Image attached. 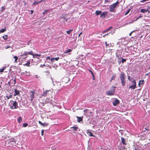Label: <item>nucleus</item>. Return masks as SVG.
<instances>
[{"instance_id":"1","label":"nucleus","mask_w":150,"mask_h":150,"mask_svg":"<svg viewBox=\"0 0 150 150\" xmlns=\"http://www.w3.org/2000/svg\"><path fill=\"white\" fill-rule=\"evenodd\" d=\"M10 108L12 109H17L18 108L17 102L16 101L11 100L9 103Z\"/></svg>"},{"instance_id":"2","label":"nucleus","mask_w":150,"mask_h":150,"mask_svg":"<svg viewBox=\"0 0 150 150\" xmlns=\"http://www.w3.org/2000/svg\"><path fill=\"white\" fill-rule=\"evenodd\" d=\"M120 79L121 83L122 86H125L126 83L125 79L126 77L125 74L124 73L122 72L121 73L120 76Z\"/></svg>"},{"instance_id":"3","label":"nucleus","mask_w":150,"mask_h":150,"mask_svg":"<svg viewBox=\"0 0 150 150\" xmlns=\"http://www.w3.org/2000/svg\"><path fill=\"white\" fill-rule=\"evenodd\" d=\"M116 87L112 86L111 87V89L107 91L106 92V94L108 96H112L114 94L115 92V88Z\"/></svg>"},{"instance_id":"4","label":"nucleus","mask_w":150,"mask_h":150,"mask_svg":"<svg viewBox=\"0 0 150 150\" xmlns=\"http://www.w3.org/2000/svg\"><path fill=\"white\" fill-rule=\"evenodd\" d=\"M119 4V2L117 1L115 3L110 5V11L111 12H113L115 10V8Z\"/></svg>"},{"instance_id":"5","label":"nucleus","mask_w":150,"mask_h":150,"mask_svg":"<svg viewBox=\"0 0 150 150\" xmlns=\"http://www.w3.org/2000/svg\"><path fill=\"white\" fill-rule=\"evenodd\" d=\"M132 85L129 87V89L134 90L136 88V83L135 80H133L132 81Z\"/></svg>"},{"instance_id":"6","label":"nucleus","mask_w":150,"mask_h":150,"mask_svg":"<svg viewBox=\"0 0 150 150\" xmlns=\"http://www.w3.org/2000/svg\"><path fill=\"white\" fill-rule=\"evenodd\" d=\"M50 93H51V91L50 90H46L44 91L43 93L41 95V97H46L49 96Z\"/></svg>"},{"instance_id":"7","label":"nucleus","mask_w":150,"mask_h":150,"mask_svg":"<svg viewBox=\"0 0 150 150\" xmlns=\"http://www.w3.org/2000/svg\"><path fill=\"white\" fill-rule=\"evenodd\" d=\"M35 92V90H33L30 91V100L31 101H32L33 99L34 98V94Z\"/></svg>"},{"instance_id":"8","label":"nucleus","mask_w":150,"mask_h":150,"mask_svg":"<svg viewBox=\"0 0 150 150\" xmlns=\"http://www.w3.org/2000/svg\"><path fill=\"white\" fill-rule=\"evenodd\" d=\"M121 142L122 144L123 145H127V143L125 139L122 137H121Z\"/></svg>"},{"instance_id":"9","label":"nucleus","mask_w":150,"mask_h":150,"mask_svg":"<svg viewBox=\"0 0 150 150\" xmlns=\"http://www.w3.org/2000/svg\"><path fill=\"white\" fill-rule=\"evenodd\" d=\"M120 102V101L116 99L113 102V104L114 106H116L119 104Z\"/></svg>"},{"instance_id":"10","label":"nucleus","mask_w":150,"mask_h":150,"mask_svg":"<svg viewBox=\"0 0 150 150\" xmlns=\"http://www.w3.org/2000/svg\"><path fill=\"white\" fill-rule=\"evenodd\" d=\"M107 13L108 12L107 11L103 12L100 15V17H103V18H105L107 15Z\"/></svg>"},{"instance_id":"11","label":"nucleus","mask_w":150,"mask_h":150,"mask_svg":"<svg viewBox=\"0 0 150 150\" xmlns=\"http://www.w3.org/2000/svg\"><path fill=\"white\" fill-rule=\"evenodd\" d=\"M67 21V19H66L64 17H62L60 18V21L61 22H63L64 23L65 21Z\"/></svg>"},{"instance_id":"12","label":"nucleus","mask_w":150,"mask_h":150,"mask_svg":"<svg viewBox=\"0 0 150 150\" xmlns=\"http://www.w3.org/2000/svg\"><path fill=\"white\" fill-rule=\"evenodd\" d=\"M15 94L14 96L16 95H19L20 94L19 91L18 90L16 89H14Z\"/></svg>"},{"instance_id":"13","label":"nucleus","mask_w":150,"mask_h":150,"mask_svg":"<svg viewBox=\"0 0 150 150\" xmlns=\"http://www.w3.org/2000/svg\"><path fill=\"white\" fill-rule=\"evenodd\" d=\"M86 133L89 136L91 137H94V135L92 134L91 132V131H90L89 130H87Z\"/></svg>"},{"instance_id":"14","label":"nucleus","mask_w":150,"mask_h":150,"mask_svg":"<svg viewBox=\"0 0 150 150\" xmlns=\"http://www.w3.org/2000/svg\"><path fill=\"white\" fill-rule=\"evenodd\" d=\"M76 117L77 118V121L78 122H80L81 121H82L83 120V117H79L78 116H76Z\"/></svg>"},{"instance_id":"15","label":"nucleus","mask_w":150,"mask_h":150,"mask_svg":"<svg viewBox=\"0 0 150 150\" xmlns=\"http://www.w3.org/2000/svg\"><path fill=\"white\" fill-rule=\"evenodd\" d=\"M12 81V83L13 84V85H12V86H13L16 83V80L15 79H13V80H11V82H9L8 83L9 86H11V83Z\"/></svg>"},{"instance_id":"16","label":"nucleus","mask_w":150,"mask_h":150,"mask_svg":"<svg viewBox=\"0 0 150 150\" xmlns=\"http://www.w3.org/2000/svg\"><path fill=\"white\" fill-rule=\"evenodd\" d=\"M1 137L2 139H5L6 138V136L5 134L3 133L1 134Z\"/></svg>"},{"instance_id":"17","label":"nucleus","mask_w":150,"mask_h":150,"mask_svg":"<svg viewBox=\"0 0 150 150\" xmlns=\"http://www.w3.org/2000/svg\"><path fill=\"white\" fill-rule=\"evenodd\" d=\"M112 28V27H110V28H109L106 29V30H105L103 31L102 32V33H103V34H104V33H105L106 32H107L108 31H110V30Z\"/></svg>"},{"instance_id":"18","label":"nucleus","mask_w":150,"mask_h":150,"mask_svg":"<svg viewBox=\"0 0 150 150\" xmlns=\"http://www.w3.org/2000/svg\"><path fill=\"white\" fill-rule=\"evenodd\" d=\"M144 80H140L139 82L138 86L139 87H140V85L141 84H144Z\"/></svg>"},{"instance_id":"19","label":"nucleus","mask_w":150,"mask_h":150,"mask_svg":"<svg viewBox=\"0 0 150 150\" xmlns=\"http://www.w3.org/2000/svg\"><path fill=\"white\" fill-rule=\"evenodd\" d=\"M148 10L147 9H141L140 10V12L141 13H145L146 12L148 11Z\"/></svg>"},{"instance_id":"20","label":"nucleus","mask_w":150,"mask_h":150,"mask_svg":"<svg viewBox=\"0 0 150 150\" xmlns=\"http://www.w3.org/2000/svg\"><path fill=\"white\" fill-rule=\"evenodd\" d=\"M12 97V95H10L9 96H6L5 98H5V99L6 100H8L10 98H11Z\"/></svg>"},{"instance_id":"21","label":"nucleus","mask_w":150,"mask_h":150,"mask_svg":"<svg viewBox=\"0 0 150 150\" xmlns=\"http://www.w3.org/2000/svg\"><path fill=\"white\" fill-rule=\"evenodd\" d=\"M17 121L19 123H20L21 122H22V117H19L17 119Z\"/></svg>"},{"instance_id":"22","label":"nucleus","mask_w":150,"mask_h":150,"mask_svg":"<svg viewBox=\"0 0 150 150\" xmlns=\"http://www.w3.org/2000/svg\"><path fill=\"white\" fill-rule=\"evenodd\" d=\"M28 54L32 55L33 56V58H35L34 57V53L33 51H30L28 52Z\"/></svg>"},{"instance_id":"23","label":"nucleus","mask_w":150,"mask_h":150,"mask_svg":"<svg viewBox=\"0 0 150 150\" xmlns=\"http://www.w3.org/2000/svg\"><path fill=\"white\" fill-rule=\"evenodd\" d=\"M101 13V11H99L98 10H97L96 11L95 13L96 15L98 16L99 14H100Z\"/></svg>"},{"instance_id":"24","label":"nucleus","mask_w":150,"mask_h":150,"mask_svg":"<svg viewBox=\"0 0 150 150\" xmlns=\"http://www.w3.org/2000/svg\"><path fill=\"white\" fill-rule=\"evenodd\" d=\"M43 0H41L39 2H37L36 1H34L33 4V5H35V4H38L42 1Z\"/></svg>"},{"instance_id":"25","label":"nucleus","mask_w":150,"mask_h":150,"mask_svg":"<svg viewBox=\"0 0 150 150\" xmlns=\"http://www.w3.org/2000/svg\"><path fill=\"white\" fill-rule=\"evenodd\" d=\"M72 51V50L71 49H69L65 51V52H64V54H66L68 52H71Z\"/></svg>"},{"instance_id":"26","label":"nucleus","mask_w":150,"mask_h":150,"mask_svg":"<svg viewBox=\"0 0 150 150\" xmlns=\"http://www.w3.org/2000/svg\"><path fill=\"white\" fill-rule=\"evenodd\" d=\"M73 29H70L69 30H67L66 32L67 34L69 35L70 34V32H71V31H73Z\"/></svg>"},{"instance_id":"27","label":"nucleus","mask_w":150,"mask_h":150,"mask_svg":"<svg viewBox=\"0 0 150 150\" xmlns=\"http://www.w3.org/2000/svg\"><path fill=\"white\" fill-rule=\"evenodd\" d=\"M115 76H116V75H114V74L112 76V78H111V79H110V81L111 82L112 80H114L115 79Z\"/></svg>"},{"instance_id":"28","label":"nucleus","mask_w":150,"mask_h":150,"mask_svg":"<svg viewBox=\"0 0 150 150\" xmlns=\"http://www.w3.org/2000/svg\"><path fill=\"white\" fill-rule=\"evenodd\" d=\"M30 61L27 62L25 63V64H24L25 66H26L28 67L30 66Z\"/></svg>"},{"instance_id":"29","label":"nucleus","mask_w":150,"mask_h":150,"mask_svg":"<svg viewBox=\"0 0 150 150\" xmlns=\"http://www.w3.org/2000/svg\"><path fill=\"white\" fill-rule=\"evenodd\" d=\"M71 128H73V130H74V131H76L77 130L78 127H77L74 126L71 127Z\"/></svg>"},{"instance_id":"30","label":"nucleus","mask_w":150,"mask_h":150,"mask_svg":"<svg viewBox=\"0 0 150 150\" xmlns=\"http://www.w3.org/2000/svg\"><path fill=\"white\" fill-rule=\"evenodd\" d=\"M28 52L25 51L24 52V53L23 54L21 55V56H26L27 54H28Z\"/></svg>"},{"instance_id":"31","label":"nucleus","mask_w":150,"mask_h":150,"mask_svg":"<svg viewBox=\"0 0 150 150\" xmlns=\"http://www.w3.org/2000/svg\"><path fill=\"white\" fill-rule=\"evenodd\" d=\"M3 38L5 40H7L8 39V35H5L3 36Z\"/></svg>"},{"instance_id":"32","label":"nucleus","mask_w":150,"mask_h":150,"mask_svg":"<svg viewBox=\"0 0 150 150\" xmlns=\"http://www.w3.org/2000/svg\"><path fill=\"white\" fill-rule=\"evenodd\" d=\"M6 31V28H5L2 29L1 30H0V33H4L5 31Z\"/></svg>"},{"instance_id":"33","label":"nucleus","mask_w":150,"mask_h":150,"mask_svg":"<svg viewBox=\"0 0 150 150\" xmlns=\"http://www.w3.org/2000/svg\"><path fill=\"white\" fill-rule=\"evenodd\" d=\"M68 78L67 77H65L63 79V81H64V82L66 83H67L68 81L66 82V81H65V80H68Z\"/></svg>"},{"instance_id":"34","label":"nucleus","mask_w":150,"mask_h":150,"mask_svg":"<svg viewBox=\"0 0 150 150\" xmlns=\"http://www.w3.org/2000/svg\"><path fill=\"white\" fill-rule=\"evenodd\" d=\"M131 9H129L125 13V15H127V14L129 13V12H130V11Z\"/></svg>"},{"instance_id":"35","label":"nucleus","mask_w":150,"mask_h":150,"mask_svg":"<svg viewBox=\"0 0 150 150\" xmlns=\"http://www.w3.org/2000/svg\"><path fill=\"white\" fill-rule=\"evenodd\" d=\"M13 58L15 59V62H17V60L18 59V57L16 56H15L13 57Z\"/></svg>"},{"instance_id":"36","label":"nucleus","mask_w":150,"mask_h":150,"mask_svg":"<svg viewBox=\"0 0 150 150\" xmlns=\"http://www.w3.org/2000/svg\"><path fill=\"white\" fill-rule=\"evenodd\" d=\"M105 46L106 47L108 46V47H110V45H111V44H110V45L109 44H107V42H105Z\"/></svg>"},{"instance_id":"37","label":"nucleus","mask_w":150,"mask_h":150,"mask_svg":"<svg viewBox=\"0 0 150 150\" xmlns=\"http://www.w3.org/2000/svg\"><path fill=\"white\" fill-rule=\"evenodd\" d=\"M89 71H90V72L91 73V74L92 76L93 77V80L94 79V74L93 73V72L91 70H89Z\"/></svg>"},{"instance_id":"38","label":"nucleus","mask_w":150,"mask_h":150,"mask_svg":"<svg viewBox=\"0 0 150 150\" xmlns=\"http://www.w3.org/2000/svg\"><path fill=\"white\" fill-rule=\"evenodd\" d=\"M122 58V62L123 63L124 62H125L126 61V59H123L122 58Z\"/></svg>"},{"instance_id":"39","label":"nucleus","mask_w":150,"mask_h":150,"mask_svg":"<svg viewBox=\"0 0 150 150\" xmlns=\"http://www.w3.org/2000/svg\"><path fill=\"white\" fill-rule=\"evenodd\" d=\"M28 125V124L27 123H24L23 124V127H26Z\"/></svg>"},{"instance_id":"40","label":"nucleus","mask_w":150,"mask_h":150,"mask_svg":"<svg viewBox=\"0 0 150 150\" xmlns=\"http://www.w3.org/2000/svg\"><path fill=\"white\" fill-rule=\"evenodd\" d=\"M38 123H39L41 125L43 126V127H44V124L43 123H42L40 121H38Z\"/></svg>"},{"instance_id":"41","label":"nucleus","mask_w":150,"mask_h":150,"mask_svg":"<svg viewBox=\"0 0 150 150\" xmlns=\"http://www.w3.org/2000/svg\"><path fill=\"white\" fill-rule=\"evenodd\" d=\"M5 69V67H4V68L2 69H0V72H2L4 71V70Z\"/></svg>"},{"instance_id":"42","label":"nucleus","mask_w":150,"mask_h":150,"mask_svg":"<svg viewBox=\"0 0 150 150\" xmlns=\"http://www.w3.org/2000/svg\"><path fill=\"white\" fill-rule=\"evenodd\" d=\"M41 55L40 54H34V57H35V56H38V57H40V56Z\"/></svg>"},{"instance_id":"43","label":"nucleus","mask_w":150,"mask_h":150,"mask_svg":"<svg viewBox=\"0 0 150 150\" xmlns=\"http://www.w3.org/2000/svg\"><path fill=\"white\" fill-rule=\"evenodd\" d=\"M1 11H3L5 9V8L4 6H3L1 7Z\"/></svg>"},{"instance_id":"44","label":"nucleus","mask_w":150,"mask_h":150,"mask_svg":"<svg viewBox=\"0 0 150 150\" xmlns=\"http://www.w3.org/2000/svg\"><path fill=\"white\" fill-rule=\"evenodd\" d=\"M10 46L9 45H7L5 47V48L6 49H8V48H9L10 47Z\"/></svg>"},{"instance_id":"45","label":"nucleus","mask_w":150,"mask_h":150,"mask_svg":"<svg viewBox=\"0 0 150 150\" xmlns=\"http://www.w3.org/2000/svg\"><path fill=\"white\" fill-rule=\"evenodd\" d=\"M98 150H104V149L103 147H100L98 148Z\"/></svg>"},{"instance_id":"46","label":"nucleus","mask_w":150,"mask_h":150,"mask_svg":"<svg viewBox=\"0 0 150 150\" xmlns=\"http://www.w3.org/2000/svg\"><path fill=\"white\" fill-rule=\"evenodd\" d=\"M50 59H51V61L52 62H53L54 61V58H51Z\"/></svg>"},{"instance_id":"47","label":"nucleus","mask_w":150,"mask_h":150,"mask_svg":"<svg viewBox=\"0 0 150 150\" xmlns=\"http://www.w3.org/2000/svg\"><path fill=\"white\" fill-rule=\"evenodd\" d=\"M59 59V57L54 58V59L56 61H58Z\"/></svg>"},{"instance_id":"48","label":"nucleus","mask_w":150,"mask_h":150,"mask_svg":"<svg viewBox=\"0 0 150 150\" xmlns=\"http://www.w3.org/2000/svg\"><path fill=\"white\" fill-rule=\"evenodd\" d=\"M44 131V130H42L41 131V135H42V136H43V135Z\"/></svg>"},{"instance_id":"49","label":"nucleus","mask_w":150,"mask_h":150,"mask_svg":"<svg viewBox=\"0 0 150 150\" xmlns=\"http://www.w3.org/2000/svg\"><path fill=\"white\" fill-rule=\"evenodd\" d=\"M88 110V109H85L83 110V111L85 112V113H86V112Z\"/></svg>"},{"instance_id":"50","label":"nucleus","mask_w":150,"mask_h":150,"mask_svg":"<svg viewBox=\"0 0 150 150\" xmlns=\"http://www.w3.org/2000/svg\"><path fill=\"white\" fill-rule=\"evenodd\" d=\"M44 127L45 125H48V124L47 123H46V122H45L44 124Z\"/></svg>"},{"instance_id":"51","label":"nucleus","mask_w":150,"mask_h":150,"mask_svg":"<svg viewBox=\"0 0 150 150\" xmlns=\"http://www.w3.org/2000/svg\"><path fill=\"white\" fill-rule=\"evenodd\" d=\"M46 59H50V57L49 56H48L46 58Z\"/></svg>"},{"instance_id":"52","label":"nucleus","mask_w":150,"mask_h":150,"mask_svg":"<svg viewBox=\"0 0 150 150\" xmlns=\"http://www.w3.org/2000/svg\"><path fill=\"white\" fill-rule=\"evenodd\" d=\"M134 31H133L132 32H131L129 34V36H130L132 34V33Z\"/></svg>"},{"instance_id":"53","label":"nucleus","mask_w":150,"mask_h":150,"mask_svg":"<svg viewBox=\"0 0 150 150\" xmlns=\"http://www.w3.org/2000/svg\"><path fill=\"white\" fill-rule=\"evenodd\" d=\"M82 32H81V33H80V34L79 35H78V36H79H79H80L81 35V34H82Z\"/></svg>"},{"instance_id":"54","label":"nucleus","mask_w":150,"mask_h":150,"mask_svg":"<svg viewBox=\"0 0 150 150\" xmlns=\"http://www.w3.org/2000/svg\"><path fill=\"white\" fill-rule=\"evenodd\" d=\"M128 80H129V81H130V77L129 76H128Z\"/></svg>"},{"instance_id":"55","label":"nucleus","mask_w":150,"mask_h":150,"mask_svg":"<svg viewBox=\"0 0 150 150\" xmlns=\"http://www.w3.org/2000/svg\"><path fill=\"white\" fill-rule=\"evenodd\" d=\"M30 40L27 43V45H29V43H30Z\"/></svg>"},{"instance_id":"56","label":"nucleus","mask_w":150,"mask_h":150,"mask_svg":"<svg viewBox=\"0 0 150 150\" xmlns=\"http://www.w3.org/2000/svg\"><path fill=\"white\" fill-rule=\"evenodd\" d=\"M31 14H32L33 13V10H31Z\"/></svg>"},{"instance_id":"57","label":"nucleus","mask_w":150,"mask_h":150,"mask_svg":"<svg viewBox=\"0 0 150 150\" xmlns=\"http://www.w3.org/2000/svg\"><path fill=\"white\" fill-rule=\"evenodd\" d=\"M145 129L146 130H149V129L148 128H147L146 127H145Z\"/></svg>"},{"instance_id":"58","label":"nucleus","mask_w":150,"mask_h":150,"mask_svg":"<svg viewBox=\"0 0 150 150\" xmlns=\"http://www.w3.org/2000/svg\"><path fill=\"white\" fill-rule=\"evenodd\" d=\"M106 35H103V37L105 38V36H106Z\"/></svg>"},{"instance_id":"59","label":"nucleus","mask_w":150,"mask_h":150,"mask_svg":"<svg viewBox=\"0 0 150 150\" xmlns=\"http://www.w3.org/2000/svg\"><path fill=\"white\" fill-rule=\"evenodd\" d=\"M140 17V16H139V17H138V18H137L136 20H137L138 19H139Z\"/></svg>"},{"instance_id":"60","label":"nucleus","mask_w":150,"mask_h":150,"mask_svg":"<svg viewBox=\"0 0 150 150\" xmlns=\"http://www.w3.org/2000/svg\"><path fill=\"white\" fill-rule=\"evenodd\" d=\"M133 150H137V149L136 148H135Z\"/></svg>"},{"instance_id":"61","label":"nucleus","mask_w":150,"mask_h":150,"mask_svg":"<svg viewBox=\"0 0 150 150\" xmlns=\"http://www.w3.org/2000/svg\"><path fill=\"white\" fill-rule=\"evenodd\" d=\"M110 33H108L107 34H106V35H108V34H109Z\"/></svg>"},{"instance_id":"62","label":"nucleus","mask_w":150,"mask_h":150,"mask_svg":"<svg viewBox=\"0 0 150 150\" xmlns=\"http://www.w3.org/2000/svg\"><path fill=\"white\" fill-rule=\"evenodd\" d=\"M48 11V10H45V12H47Z\"/></svg>"},{"instance_id":"63","label":"nucleus","mask_w":150,"mask_h":150,"mask_svg":"<svg viewBox=\"0 0 150 150\" xmlns=\"http://www.w3.org/2000/svg\"><path fill=\"white\" fill-rule=\"evenodd\" d=\"M45 12H43V15H44V14H45Z\"/></svg>"},{"instance_id":"64","label":"nucleus","mask_w":150,"mask_h":150,"mask_svg":"<svg viewBox=\"0 0 150 150\" xmlns=\"http://www.w3.org/2000/svg\"><path fill=\"white\" fill-rule=\"evenodd\" d=\"M25 72L26 73H27V71H25Z\"/></svg>"}]
</instances>
